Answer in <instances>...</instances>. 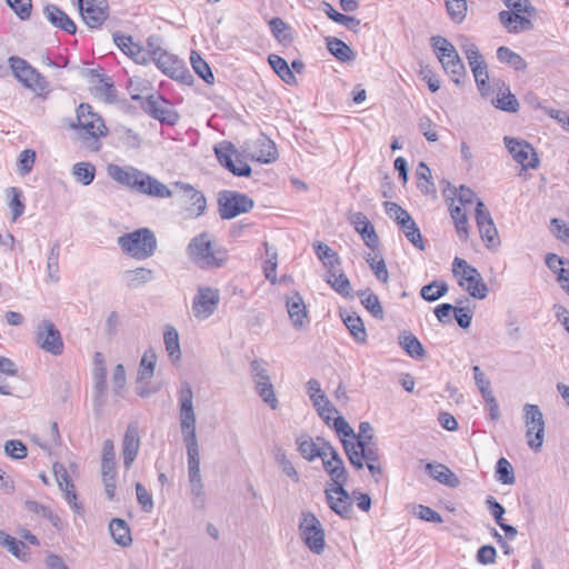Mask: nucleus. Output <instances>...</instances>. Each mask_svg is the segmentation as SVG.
Wrapping results in <instances>:
<instances>
[{"label":"nucleus","instance_id":"f257e3e1","mask_svg":"<svg viewBox=\"0 0 569 569\" xmlns=\"http://www.w3.org/2000/svg\"><path fill=\"white\" fill-rule=\"evenodd\" d=\"M322 420L327 426L332 428L340 438L350 463L357 469H362L366 465L370 475L376 481H379V478L382 475V469L379 463L380 453L378 446L372 441L368 443L353 442V429L346 419L339 415V411L331 405L323 393Z\"/></svg>","mask_w":569,"mask_h":569},{"label":"nucleus","instance_id":"f03ea898","mask_svg":"<svg viewBox=\"0 0 569 569\" xmlns=\"http://www.w3.org/2000/svg\"><path fill=\"white\" fill-rule=\"evenodd\" d=\"M179 422L187 450L190 492L192 496L199 498L203 496V483L200 473V452L197 438V416L193 407V391L188 382H183L179 391Z\"/></svg>","mask_w":569,"mask_h":569},{"label":"nucleus","instance_id":"7ed1b4c3","mask_svg":"<svg viewBox=\"0 0 569 569\" xmlns=\"http://www.w3.org/2000/svg\"><path fill=\"white\" fill-rule=\"evenodd\" d=\"M322 467L331 478V486L326 488V499L337 515L345 519L352 516V499L345 490L343 486L347 482V471L343 466L342 459L333 447L322 440Z\"/></svg>","mask_w":569,"mask_h":569},{"label":"nucleus","instance_id":"20e7f679","mask_svg":"<svg viewBox=\"0 0 569 569\" xmlns=\"http://www.w3.org/2000/svg\"><path fill=\"white\" fill-rule=\"evenodd\" d=\"M187 252L190 260L200 269L220 268L228 259L227 250L216 244L208 232H202L192 238Z\"/></svg>","mask_w":569,"mask_h":569},{"label":"nucleus","instance_id":"39448f33","mask_svg":"<svg viewBox=\"0 0 569 569\" xmlns=\"http://www.w3.org/2000/svg\"><path fill=\"white\" fill-rule=\"evenodd\" d=\"M117 242L126 254L137 260L150 258L157 249L156 236L147 228L126 233Z\"/></svg>","mask_w":569,"mask_h":569},{"label":"nucleus","instance_id":"423d86ee","mask_svg":"<svg viewBox=\"0 0 569 569\" xmlns=\"http://www.w3.org/2000/svg\"><path fill=\"white\" fill-rule=\"evenodd\" d=\"M430 42L446 73L456 84H461L466 68L455 46L441 36L431 37Z\"/></svg>","mask_w":569,"mask_h":569},{"label":"nucleus","instance_id":"0eeeda50","mask_svg":"<svg viewBox=\"0 0 569 569\" xmlns=\"http://www.w3.org/2000/svg\"><path fill=\"white\" fill-rule=\"evenodd\" d=\"M78 129L80 138L83 140H92L89 146L92 150L98 151L101 147L99 138L107 134V127L102 118L92 111L91 106L81 103L77 109V124H71Z\"/></svg>","mask_w":569,"mask_h":569},{"label":"nucleus","instance_id":"6e6552de","mask_svg":"<svg viewBox=\"0 0 569 569\" xmlns=\"http://www.w3.org/2000/svg\"><path fill=\"white\" fill-rule=\"evenodd\" d=\"M322 266L327 270L326 281L340 296L351 297V284L341 267V260L336 251L322 244Z\"/></svg>","mask_w":569,"mask_h":569},{"label":"nucleus","instance_id":"1a4fd4ad","mask_svg":"<svg viewBox=\"0 0 569 569\" xmlns=\"http://www.w3.org/2000/svg\"><path fill=\"white\" fill-rule=\"evenodd\" d=\"M522 412L527 445L535 452H539L545 441L546 422L543 413L539 406L532 403H525Z\"/></svg>","mask_w":569,"mask_h":569},{"label":"nucleus","instance_id":"9d476101","mask_svg":"<svg viewBox=\"0 0 569 569\" xmlns=\"http://www.w3.org/2000/svg\"><path fill=\"white\" fill-rule=\"evenodd\" d=\"M9 67L13 76L21 82L26 88L40 94L48 88V81L39 73L27 60L11 56L8 59Z\"/></svg>","mask_w":569,"mask_h":569},{"label":"nucleus","instance_id":"9b49d317","mask_svg":"<svg viewBox=\"0 0 569 569\" xmlns=\"http://www.w3.org/2000/svg\"><path fill=\"white\" fill-rule=\"evenodd\" d=\"M34 342L43 351L59 356L63 351V340L60 331L51 320L43 319L34 329Z\"/></svg>","mask_w":569,"mask_h":569},{"label":"nucleus","instance_id":"f8f14e48","mask_svg":"<svg viewBox=\"0 0 569 569\" xmlns=\"http://www.w3.org/2000/svg\"><path fill=\"white\" fill-rule=\"evenodd\" d=\"M174 194L180 207L191 218L200 217L204 213L207 200L203 193L194 189L191 184L184 182L176 183Z\"/></svg>","mask_w":569,"mask_h":569},{"label":"nucleus","instance_id":"ddd939ff","mask_svg":"<svg viewBox=\"0 0 569 569\" xmlns=\"http://www.w3.org/2000/svg\"><path fill=\"white\" fill-rule=\"evenodd\" d=\"M475 218L481 240L489 250H497L500 247V238L491 213L481 200L477 201Z\"/></svg>","mask_w":569,"mask_h":569},{"label":"nucleus","instance_id":"4468645a","mask_svg":"<svg viewBox=\"0 0 569 569\" xmlns=\"http://www.w3.org/2000/svg\"><path fill=\"white\" fill-rule=\"evenodd\" d=\"M218 204L220 217L232 219L252 209L253 200L243 193L224 190L219 193Z\"/></svg>","mask_w":569,"mask_h":569},{"label":"nucleus","instance_id":"2eb2a0df","mask_svg":"<svg viewBox=\"0 0 569 569\" xmlns=\"http://www.w3.org/2000/svg\"><path fill=\"white\" fill-rule=\"evenodd\" d=\"M220 302L218 289L200 287L192 301V313L198 320H206L214 313Z\"/></svg>","mask_w":569,"mask_h":569},{"label":"nucleus","instance_id":"dca6fc26","mask_svg":"<svg viewBox=\"0 0 569 569\" xmlns=\"http://www.w3.org/2000/svg\"><path fill=\"white\" fill-rule=\"evenodd\" d=\"M505 146L512 156L513 160L522 169H536L539 166V159L535 149L525 140L505 137Z\"/></svg>","mask_w":569,"mask_h":569},{"label":"nucleus","instance_id":"f3484780","mask_svg":"<svg viewBox=\"0 0 569 569\" xmlns=\"http://www.w3.org/2000/svg\"><path fill=\"white\" fill-rule=\"evenodd\" d=\"M79 10L83 22L89 28H99L109 16L107 0H79Z\"/></svg>","mask_w":569,"mask_h":569},{"label":"nucleus","instance_id":"a211bd4d","mask_svg":"<svg viewBox=\"0 0 569 569\" xmlns=\"http://www.w3.org/2000/svg\"><path fill=\"white\" fill-rule=\"evenodd\" d=\"M214 153L219 163L231 171L234 176L249 177L251 174V168L248 163L241 160L234 161L232 159L237 151L231 143L222 142L217 144L214 147Z\"/></svg>","mask_w":569,"mask_h":569},{"label":"nucleus","instance_id":"6ab92c4d","mask_svg":"<svg viewBox=\"0 0 569 569\" xmlns=\"http://www.w3.org/2000/svg\"><path fill=\"white\" fill-rule=\"evenodd\" d=\"M320 522L318 518L309 511L301 513L299 523L300 537L308 548L317 555H320Z\"/></svg>","mask_w":569,"mask_h":569},{"label":"nucleus","instance_id":"aec40b11","mask_svg":"<svg viewBox=\"0 0 569 569\" xmlns=\"http://www.w3.org/2000/svg\"><path fill=\"white\" fill-rule=\"evenodd\" d=\"M107 173L117 183L128 187L134 191H137L139 187H143L142 178L144 172L137 168L121 167L111 163L107 167Z\"/></svg>","mask_w":569,"mask_h":569},{"label":"nucleus","instance_id":"412c9836","mask_svg":"<svg viewBox=\"0 0 569 569\" xmlns=\"http://www.w3.org/2000/svg\"><path fill=\"white\" fill-rule=\"evenodd\" d=\"M246 152L252 160L262 163L273 162L278 158L274 142L263 134L256 140L248 142Z\"/></svg>","mask_w":569,"mask_h":569},{"label":"nucleus","instance_id":"4be33fe9","mask_svg":"<svg viewBox=\"0 0 569 569\" xmlns=\"http://www.w3.org/2000/svg\"><path fill=\"white\" fill-rule=\"evenodd\" d=\"M142 109L152 118L168 124H173L178 120V114L169 108L168 101L159 94L149 96L142 102Z\"/></svg>","mask_w":569,"mask_h":569},{"label":"nucleus","instance_id":"5701e85b","mask_svg":"<svg viewBox=\"0 0 569 569\" xmlns=\"http://www.w3.org/2000/svg\"><path fill=\"white\" fill-rule=\"evenodd\" d=\"M348 220L353 226L355 230L361 236L367 247L372 250L378 249L379 237L373 224L362 212H350Z\"/></svg>","mask_w":569,"mask_h":569},{"label":"nucleus","instance_id":"b1692460","mask_svg":"<svg viewBox=\"0 0 569 569\" xmlns=\"http://www.w3.org/2000/svg\"><path fill=\"white\" fill-rule=\"evenodd\" d=\"M140 448L139 429L136 422L128 425L124 438H123V465L126 469H129L137 458Z\"/></svg>","mask_w":569,"mask_h":569},{"label":"nucleus","instance_id":"393cba45","mask_svg":"<svg viewBox=\"0 0 569 569\" xmlns=\"http://www.w3.org/2000/svg\"><path fill=\"white\" fill-rule=\"evenodd\" d=\"M113 40L116 46L137 63L147 64L149 62L148 53L144 48L133 42L130 36L114 34Z\"/></svg>","mask_w":569,"mask_h":569},{"label":"nucleus","instance_id":"a878e982","mask_svg":"<svg viewBox=\"0 0 569 569\" xmlns=\"http://www.w3.org/2000/svg\"><path fill=\"white\" fill-rule=\"evenodd\" d=\"M46 19L58 29L70 34L76 33L77 26L70 17L56 4H47L43 9Z\"/></svg>","mask_w":569,"mask_h":569},{"label":"nucleus","instance_id":"bb28decb","mask_svg":"<svg viewBox=\"0 0 569 569\" xmlns=\"http://www.w3.org/2000/svg\"><path fill=\"white\" fill-rule=\"evenodd\" d=\"M531 17L521 13H510L509 11L499 12L500 23L511 33L528 31L533 28Z\"/></svg>","mask_w":569,"mask_h":569},{"label":"nucleus","instance_id":"cd10ccee","mask_svg":"<svg viewBox=\"0 0 569 569\" xmlns=\"http://www.w3.org/2000/svg\"><path fill=\"white\" fill-rule=\"evenodd\" d=\"M287 311L295 327H302L307 319L306 305L299 293L293 292L287 297Z\"/></svg>","mask_w":569,"mask_h":569},{"label":"nucleus","instance_id":"c85d7f7f","mask_svg":"<svg viewBox=\"0 0 569 569\" xmlns=\"http://www.w3.org/2000/svg\"><path fill=\"white\" fill-rule=\"evenodd\" d=\"M153 278V270L143 267L126 270L122 273V281L129 289H137L144 283L152 281Z\"/></svg>","mask_w":569,"mask_h":569},{"label":"nucleus","instance_id":"c756f323","mask_svg":"<svg viewBox=\"0 0 569 569\" xmlns=\"http://www.w3.org/2000/svg\"><path fill=\"white\" fill-rule=\"evenodd\" d=\"M326 44L329 52L340 62H351L356 59V52L342 40L327 37Z\"/></svg>","mask_w":569,"mask_h":569},{"label":"nucleus","instance_id":"7c9ffc66","mask_svg":"<svg viewBox=\"0 0 569 569\" xmlns=\"http://www.w3.org/2000/svg\"><path fill=\"white\" fill-rule=\"evenodd\" d=\"M428 473L442 485L456 488L460 485L459 478L442 463H427Z\"/></svg>","mask_w":569,"mask_h":569},{"label":"nucleus","instance_id":"2f4dec72","mask_svg":"<svg viewBox=\"0 0 569 569\" xmlns=\"http://www.w3.org/2000/svg\"><path fill=\"white\" fill-rule=\"evenodd\" d=\"M142 180L143 187H139L137 192L157 198H170L173 196V192L156 178L144 173Z\"/></svg>","mask_w":569,"mask_h":569},{"label":"nucleus","instance_id":"473e14b6","mask_svg":"<svg viewBox=\"0 0 569 569\" xmlns=\"http://www.w3.org/2000/svg\"><path fill=\"white\" fill-rule=\"evenodd\" d=\"M322 11L336 23L346 27L348 30L355 33L359 32L361 23L359 19L338 12L330 3L326 1H322Z\"/></svg>","mask_w":569,"mask_h":569},{"label":"nucleus","instance_id":"72a5a7b5","mask_svg":"<svg viewBox=\"0 0 569 569\" xmlns=\"http://www.w3.org/2000/svg\"><path fill=\"white\" fill-rule=\"evenodd\" d=\"M109 531L117 545L128 547L132 543L130 528L123 519H112L109 523Z\"/></svg>","mask_w":569,"mask_h":569},{"label":"nucleus","instance_id":"f704fd0d","mask_svg":"<svg viewBox=\"0 0 569 569\" xmlns=\"http://www.w3.org/2000/svg\"><path fill=\"white\" fill-rule=\"evenodd\" d=\"M116 452L113 442L104 440L101 457V475L103 477H116Z\"/></svg>","mask_w":569,"mask_h":569},{"label":"nucleus","instance_id":"c9c22d12","mask_svg":"<svg viewBox=\"0 0 569 569\" xmlns=\"http://www.w3.org/2000/svg\"><path fill=\"white\" fill-rule=\"evenodd\" d=\"M151 60L162 72L169 74L170 77H176L181 69V61L176 56L167 52L166 50Z\"/></svg>","mask_w":569,"mask_h":569},{"label":"nucleus","instance_id":"e433bc0d","mask_svg":"<svg viewBox=\"0 0 569 569\" xmlns=\"http://www.w3.org/2000/svg\"><path fill=\"white\" fill-rule=\"evenodd\" d=\"M399 345L411 358L422 359L426 356L423 346L418 338L410 332H403L399 336Z\"/></svg>","mask_w":569,"mask_h":569},{"label":"nucleus","instance_id":"4c0bfd02","mask_svg":"<svg viewBox=\"0 0 569 569\" xmlns=\"http://www.w3.org/2000/svg\"><path fill=\"white\" fill-rule=\"evenodd\" d=\"M342 320L357 342L365 343L367 341V331L363 321L359 316L350 313L345 316Z\"/></svg>","mask_w":569,"mask_h":569},{"label":"nucleus","instance_id":"58836bf2","mask_svg":"<svg viewBox=\"0 0 569 569\" xmlns=\"http://www.w3.org/2000/svg\"><path fill=\"white\" fill-rule=\"evenodd\" d=\"M56 478L60 489L64 492V498L68 503L74 509L79 510L80 506L77 503V495L74 491L73 483L69 480L67 471L62 469V471H58L54 469Z\"/></svg>","mask_w":569,"mask_h":569},{"label":"nucleus","instance_id":"ea45409f","mask_svg":"<svg viewBox=\"0 0 569 569\" xmlns=\"http://www.w3.org/2000/svg\"><path fill=\"white\" fill-rule=\"evenodd\" d=\"M298 450L307 460H313L320 457V447L315 439L307 433H302L297 438Z\"/></svg>","mask_w":569,"mask_h":569},{"label":"nucleus","instance_id":"a19ab883","mask_svg":"<svg viewBox=\"0 0 569 569\" xmlns=\"http://www.w3.org/2000/svg\"><path fill=\"white\" fill-rule=\"evenodd\" d=\"M460 287L476 299L482 300L488 295V287L485 283L480 272L466 280L463 286Z\"/></svg>","mask_w":569,"mask_h":569},{"label":"nucleus","instance_id":"79ce46f5","mask_svg":"<svg viewBox=\"0 0 569 569\" xmlns=\"http://www.w3.org/2000/svg\"><path fill=\"white\" fill-rule=\"evenodd\" d=\"M497 58L500 62L507 63L517 71H523L527 68L525 59L507 47H499Z\"/></svg>","mask_w":569,"mask_h":569},{"label":"nucleus","instance_id":"37998d69","mask_svg":"<svg viewBox=\"0 0 569 569\" xmlns=\"http://www.w3.org/2000/svg\"><path fill=\"white\" fill-rule=\"evenodd\" d=\"M157 356L152 350H147L139 365L138 381H149L154 373Z\"/></svg>","mask_w":569,"mask_h":569},{"label":"nucleus","instance_id":"c03bdc74","mask_svg":"<svg viewBox=\"0 0 569 569\" xmlns=\"http://www.w3.org/2000/svg\"><path fill=\"white\" fill-rule=\"evenodd\" d=\"M96 406L101 407L106 402L107 370H92Z\"/></svg>","mask_w":569,"mask_h":569},{"label":"nucleus","instance_id":"a18cd8bd","mask_svg":"<svg viewBox=\"0 0 569 569\" xmlns=\"http://www.w3.org/2000/svg\"><path fill=\"white\" fill-rule=\"evenodd\" d=\"M268 61L273 71L287 83L291 84L296 81L292 70L289 68L287 61L277 54H270Z\"/></svg>","mask_w":569,"mask_h":569},{"label":"nucleus","instance_id":"49530a36","mask_svg":"<svg viewBox=\"0 0 569 569\" xmlns=\"http://www.w3.org/2000/svg\"><path fill=\"white\" fill-rule=\"evenodd\" d=\"M479 271L469 264L465 259L456 257L452 261V273L458 279V284L463 286L465 281L477 274Z\"/></svg>","mask_w":569,"mask_h":569},{"label":"nucleus","instance_id":"de8ad7c7","mask_svg":"<svg viewBox=\"0 0 569 569\" xmlns=\"http://www.w3.org/2000/svg\"><path fill=\"white\" fill-rule=\"evenodd\" d=\"M358 296L360 297L361 305L375 317L378 319L383 318V309L381 307V303L379 301V298L377 295L371 292L369 289L365 291L358 292Z\"/></svg>","mask_w":569,"mask_h":569},{"label":"nucleus","instance_id":"09e8293b","mask_svg":"<svg viewBox=\"0 0 569 569\" xmlns=\"http://www.w3.org/2000/svg\"><path fill=\"white\" fill-rule=\"evenodd\" d=\"M460 48L468 60L471 71L477 70L486 62L478 47L468 39H463L460 43Z\"/></svg>","mask_w":569,"mask_h":569},{"label":"nucleus","instance_id":"8fccbe9b","mask_svg":"<svg viewBox=\"0 0 569 569\" xmlns=\"http://www.w3.org/2000/svg\"><path fill=\"white\" fill-rule=\"evenodd\" d=\"M72 176L78 182L88 186L96 177V168L90 162H77L72 167Z\"/></svg>","mask_w":569,"mask_h":569},{"label":"nucleus","instance_id":"3c124183","mask_svg":"<svg viewBox=\"0 0 569 569\" xmlns=\"http://www.w3.org/2000/svg\"><path fill=\"white\" fill-rule=\"evenodd\" d=\"M190 62L196 73L202 80H204L209 84L213 83L214 76L209 64L201 58V56L197 51H191Z\"/></svg>","mask_w":569,"mask_h":569},{"label":"nucleus","instance_id":"603ef678","mask_svg":"<svg viewBox=\"0 0 569 569\" xmlns=\"http://www.w3.org/2000/svg\"><path fill=\"white\" fill-rule=\"evenodd\" d=\"M448 284L445 281H433L420 290V296L429 302L437 301L448 292Z\"/></svg>","mask_w":569,"mask_h":569},{"label":"nucleus","instance_id":"864d4df0","mask_svg":"<svg viewBox=\"0 0 569 569\" xmlns=\"http://www.w3.org/2000/svg\"><path fill=\"white\" fill-rule=\"evenodd\" d=\"M267 362L261 359H254L250 363V373L254 387L262 386L271 382L268 373Z\"/></svg>","mask_w":569,"mask_h":569},{"label":"nucleus","instance_id":"5fc2aeb1","mask_svg":"<svg viewBox=\"0 0 569 569\" xmlns=\"http://www.w3.org/2000/svg\"><path fill=\"white\" fill-rule=\"evenodd\" d=\"M273 37L282 44H289L292 40L290 27L280 18H273L269 22Z\"/></svg>","mask_w":569,"mask_h":569},{"label":"nucleus","instance_id":"6e6d98bb","mask_svg":"<svg viewBox=\"0 0 569 569\" xmlns=\"http://www.w3.org/2000/svg\"><path fill=\"white\" fill-rule=\"evenodd\" d=\"M492 103L496 108L507 112H516L519 108L517 98L509 91L508 88H506L505 91L498 92Z\"/></svg>","mask_w":569,"mask_h":569},{"label":"nucleus","instance_id":"4d7b16f0","mask_svg":"<svg viewBox=\"0 0 569 569\" xmlns=\"http://www.w3.org/2000/svg\"><path fill=\"white\" fill-rule=\"evenodd\" d=\"M366 261L373 271L376 278L382 282L387 283L389 279V272L385 262V259L379 254H367Z\"/></svg>","mask_w":569,"mask_h":569},{"label":"nucleus","instance_id":"13d9d810","mask_svg":"<svg viewBox=\"0 0 569 569\" xmlns=\"http://www.w3.org/2000/svg\"><path fill=\"white\" fill-rule=\"evenodd\" d=\"M163 342L169 357L176 361L180 358L179 336L173 327H168L163 335Z\"/></svg>","mask_w":569,"mask_h":569},{"label":"nucleus","instance_id":"bf43d9fd","mask_svg":"<svg viewBox=\"0 0 569 569\" xmlns=\"http://www.w3.org/2000/svg\"><path fill=\"white\" fill-rule=\"evenodd\" d=\"M443 196L450 200V198L456 197L461 206L471 204L475 200V192L465 186H460L459 189L451 187L448 183V189L443 190Z\"/></svg>","mask_w":569,"mask_h":569},{"label":"nucleus","instance_id":"052dcab7","mask_svg":"<svg viewBox=\"0 0 569 569\" xmlns=\"http://www.w3.org/2000/svg\"><path fill=\"white\" fill-rule=\"evenodd\" d=\"M383 207L388 217L392 219L399 226V228L405 223H409L410 220H413L409 212L396 202L386 201Z\"/></svg>","mask_w":569,"mask_h":569},{"label":"nucleus","instance_id":"680f3d73","mask_svg":"<svg viewBox=\"0 0 569 569\" xmlns=\"http://www.w3.org/2000/svg\"><path fill=\"white\" fill-rule=\"evenodd\" d=\"M264 249H266V260L263 262V271L264 276L268 280L271 282H276L277 279V251L274 248H272L268 242H264Z\"/></svg>","mask_w":569,"mask_h":569},{"label":"nucleus","instance_id":"e2e57ef3","mask_svg":"<svg viewBox=\"0 0 569 569\" xmlns=\"http://www.w3.org/2000/svg\"><path fill=\"white\" fill-rule=\"evenodd\" d=\"M400 229L415 248L421 251L425 250V241L415 220H410L409 223H405Z\"/></svg>","mask_w":569,"mask_h":569},{"label":"nucleus","instance_id":"0e129e2a","mask_svg":"<svg viewBox=\"0 0 569 569\" xmlns=\"http://www.w3.org/2000/svg\"><path fill=\"white\" fill-rule=\"evenodd\" d=\"M497 480L503 485H513L516 481L513 468L506 458H500L496 465Z\"/></svg>","mask_w":569,"mask_h":569},{"label":"nucleus","instance_id":"69168bd1","mask_svg":"<svg viewBox=\"0 0 569 569\" xmlns=\"http://www.w3.org/2000/svg\"><path fill=\"white\" fill-rule=\"evenodd\" d=\"M445 2L450 19L456 23L462 22L467 13V0H445Z\"/></svg>","mask_w":569,"mask_h":569},{"label":"nucleus","instance_id":"338daca9","mask_svg":"<svg viewBox=\"0 0 569 569\" xmlns=\"http://www.w3.org/2000/svg\"><path fill=\"white\" fill-rule=\"evenodd\" d=\"M0 546L7 548L17 558H21V551L26 548L24 542L17 540L2 530H0Z\"/></svg>","mask_w":569,"mask_h":569},{"label":"nucleus","instance_id":"774afa93","mask_svg":"<svg viewBox=\"0 0 569 569\" xmlns=\"http://www.w3.org/2000/svg\"><path fill=\"white\" fill-rule=\"evenodd\" d=\"M257 393L272 410H276L279 406L278 398L274 393V389L271 382L254 387Z\"/></svg>","mask_w":569,"mask_h":569}]
</instances>
